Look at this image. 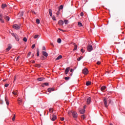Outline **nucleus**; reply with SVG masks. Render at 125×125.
Listing matches in <instances>:
<instances>
[{
    "label": "nucleus",
    "instance_id": "nucleus-1",
    "mask_svg": "<svg viewBox=\"0 0 125 125\" xmlns=\"http://www.w3.org/2000/svg\"><path fill=\"white\" fill-rule=\"evenodd\" d=\"M87 49L88 51H89V52H90V51H91V50L93 49V48L92 47V45L88 44Z\"/></svg>",
    "mask_w": 125,
    "mask_h": 125
},
{
    "label": "nucleus",
    "instance_id": "nucleus-2",
    "mask_svg": "<svg viewBox=\"0 0 125 125\" xmlns=\"http://www.w3.org/2000/svg\"><path fill=\"white\" fill-rule=\"evenodd\" d=\"M72 115L73 118L75 119H77L78 118V113H77L76 111H73Z\"/></svg>",
    "mask_w": 125,
    "mask_h": 125
},
{
    "label": "nucleus",
    "instance_id": "nucleus-3",
    "mask_svg": "<svg viewBox=\"0 0 125 125\" xmlns=\"http://www.w3.org/2000/svg\"><path fill=\"white\" fill-rule=\"evenodd\" d=\"M57 119V117H56V115H52L51 116V121H54Z\"/></svg>",
    "mask_w": 125,
    "mask_h": 125
},
{
    "label": "nucleus",
    "instance_id": "nucleus-4",
    "mask_svg": "<svg viewBox=\"0 0 125 125\" xmlns=\"http://www.w3.org/2000/svg\"><path fill=\"white\" fill-rule=\"evenodd\" d=\"M13 29H15V30H19L20 29V27L18 24H14L13 26Z\"/></svg>",
    "mask_w": 125,
    "mask_h": 125
},
{
    "label": "nucleus",
    "instance_id": "nucleus-5",
    "mask_svg": "<svg viewBox=\"0 0 125 125\" xmlns=\"http://www.w3.org/2000/svg\"><path fill=\"white\" fill-rule=\"evenodd\" d=\"M83 73L84 75H87L88 74V70L87 68H85L83 70Z\"/></svg>",
    "mask_w": 125,
    "mask_h": 125
},
{
    "label": "nucleus",
    "instance_id": "nucleus-6",
    "mask_svg": "<svg viewBox=\"0 0 125 125\" xmlns=\"http://www.w3.org/2000/svg\"><path fill=\"white\" fill-rule=\"evenodd\" d=\"M12 48V46H11V44H9L8 45V47L6 49V51H9L11 48Z\"/></svg>",
    "mask_w": 125,
    "mask_h": 125
},
{
    "label": "nucleus",
    "instance_id": "nucleus-7",
    "mask_svg": "<svg viewBox=\"0 0 125 125\" xmlns=\"http://www.w3.org/2000/svg\"><path fill=\"white\" fill-rule=\"evenodd\" d=\"M104 106L106 108H107V107H108V104H107V99L106 98H104Z\"/></svg>",
    "mask_w": 125,
    "mask_h": 125
},
{
    "label": "nucleus",
    "instance_id": "nucleus-8",
    "mask_svg": "<svg viewBox=\"0 0 125 125\" xmlns=\"http://www.w3.org/2000/svg\"><path fill=\"white\" fill-rule=\"evenodd\" d=\"M70 69H71V68H70V67H67L65 69V70L64 71V73L65 75H67L68 74V73H69V71H70Z\"/></svg>",
    "mask_w": 125,
    "mask_h": 125
},
{
    "label": "nucleus",
    "instance_id": "nucleus-9",
    "mask_svg": "<svg viewBox=\"0 0 125 125\" xmlns=\"http://www.w3.org/2000/svg\"><path fill=\"white\" fill-rule=\"evenodd\" d=\"M58 24L60 26H62V25L64 24V21H62V20H60L58 21Z\"/></svg>",
    "mask_w": 125,
    "mask_h": 125
},
{
    "label": "nucleus",
    "instance_id": "nucleus-10",
    "mask_svg": "<svg viewBox=\"0 0 125 125\" xmlns=\"http://www.w3.org/2000/svg\"><path fill=\"white\" fill-rule=\"evenodd\" d=\"M42 55H43L45 57H47L48 56V54L47 53H46V52H45L44 51H43L42 52Z\"/></svg>",
    "mask_w": 125,
    "mask_h": 125
},
{
    "label": "nucleus",
    "instance_id": "nucleus-11",
    "mask_svg": "<svg viewBox=\"0 0 125 125\" xmlns=\"http://www.w3.org/2000/svg\"><path fill=\"white\" fill-rule=\"evenodd\" d=\"M90 102H91V98L89 97L87 99V104L89 105V104H90Z\"/></svg>",
    "mask_w": 125,
    "mask_h": 125
},
{
    "label": "nucleus",
    "instance_id": "nucleus-12",
    "mask_svg": "<svg viewBox=\"0 0 125 125\" xmlns=\"http://www.w3.org/2000/svg\"><path fill=\"white\" fill-rule=\"evenodd\" d=\"M107 88V87L106 86H103L101 87V91H103V92H104V90Z\"/></svg>",
    "mask_w": 125,
    "mask_h": 125
},
{
    "label": "nucleus",
    "instance_id": "nucleus-13",
    "mask_svg": "<svg viewBox=\"0 0 125 125\" xmlns=\"http://www.w3.org/2000/svg\"><path fill=\"white\" fill-rule=\"evenodd\" d=\"M54 88H48L47 89L48 92H51V91H54Z\"/></svg>",
    "mask_w": 125,
    "mask_h": 125
},
{
    "label": "nucleus",
    "instance_id": "nucleus-14",
    "mask_svg": "<svg viewBox=\"0 0 125 125\" xmlns=\"http://www.w3.org/2000/svg\"><path fill=\"white\" fill-rule=\"evenodd\" d=\"M18 101H20V102H19V105H21L22 104L23 99H22V98H19L18 99Z\"/></svg>",
    "mask_w": 125,
    "mask_h": 125
},
{
    "label": "nucleus",
    "instance_id": "nucleus-15",
    "mask_svg": "<svg viewBox=\"0 0 125 125\" xmlns=\"http://www.w3.org/2000/svg\"><path fill=\"white\" fill-rule=\"evenodd\" d=\"M79 112L81 114H84V113L85 112V109H80L79 110Z\"/></svg>",
    "mask_w": 125,
    "mask_h": 125
},
{
    "label": "nucleus",
    "instance_id": "nucleus-16",
    "mask_svg": "<svg viewBox=\"0 0 125 125\" xmlns=\"http://www.w3.org/2000/svg\"><path fill=\"white\" fill-rule=\"evenodd\" d=\"M2 14H0V21L1 22V23H4V21L2 20Z\"/></svg>",
    "mask_w": 125,
    "mask_h": 125
},
{
    "label": "nucleus",
    "instance_id": "nucleus-17",
    "mask_svg": "<svg viewBox=\"0 0 125 125\" xmlns=\"http://www.w3.org/2000/svg\"><path fill=\"white\" fill-rule=\"evenodd\" d=\"M3 18H4V19H5L6 20V21H9V20L10 19L9 17L7 16H4Z\"/></svg>",
    "mask_w": 125,
    "mask_h": 125
},
{
    "label": "nucleus",
    "instance_id": "nucleus-18",
    "mask_svg": "<svg viewBox=\"0 0 125 125\" xmlns=\"http://www.w3.org/2000/svg\"><path fill=\"white\" fill-rule=\"evenodd\" d=\"M5 101L6 102L7 105H9V103L8 102V99H7V96H5Z\"/></svg>",
    "mask_w": 125,
    "mask_h": 125
},
{
    "label": "nucleus",
    "instance_id": "nucleus-19",
    "mask_svg": "<svg viewBox=\"0 0 125 125\" xmlns=\"http://www.w3.org/2000/svg\"><path fill=\"white\" fill-rule=\"evenodd\" d=\"M73 45H74V48L73 49V50H77V48H78V46L77 45V44H76L75 43H72Z\"/></svg>",
    "mask_w": 125,
    "mask_h": 125
},
{
    "label": "nucleus",
    "instance_id": "nucleus-20",
    "mask_svg": "<svg viewBox=\"0 0 125 125\" xmlns=\"http://www.w3.org/2000/svg\"><path fill=\"white\" fill-rule=\"evenodd\" d=\"M49 14L50 16H51V17H52V10H51V9H49Z\"/></svg>",
    "mask_w": 125,
    "mask_h": 125
},
{
    "label": "nucleus",
    "instance_id": "nucleus-21",
    "mask_svg": "<svg viewBox=\"0 0 125 125\" xmlns=\"http://www.w3.org/2000/svg\"><path fill=\"white\" fill-rule=\"evenodd\" d=\"M90 84H91V82L87 81L86 82V85H87V86H88V85H90Z\"/></svg>",
    "mask_w": 125,
    "mask_h": 125
},
{
    "label": "nucleus",
    "instance_id": "nucleus-22",
    "mask_svg": "<svg viewBox=\"0 0 125 125\" xmlns=\"http://www.w3.org/2000/svg\"><path fill=\"white\" fill-rule=\"evenodd\" d=\"M6 6H7L6 5V4H2L1 5V7H2V9H4V8H5V7H6Z\"/></svg>",
    "mask_w": 125,
    "mask_h": 125
},
{
    "label": "nucleus",
    "instance_id": "nucleus-23",
    "mask_svg": "<svg viewBox=\"0 0 125 125\" xmlns=\"http://www.w3.org/2000/svg\"><path fill=\"white\" fill-rule=\"evenodd\" d=\"M49 84H48V83H45L42 84V86L43 87L44 85H46V86H48Z\"/></svg>",
    "mask_w": 125,
    "mask_h": 125
},
{
    "label": "nucleus",
    "instance_id": "nucleus-24",
    "mask_svg": "<svg viewBox=\"0 0 125 125\" xmlns=\"http://www.w3.org/2000/svg\"><path fill=\"white\" fill-rule=\"evenodd\" d=\"M64 23L65 24V25H68V24H69V21L67 20H64Z\"/></svg>",
    "mask_w": 125,
    "mask_h": 125
},
{
    "label": "nucleus",
    "instance_id": "nucleus-25",
    "mask_svg": "<svg viewBox=\"0 0 125 125\" xmlns=\"http://www.w3.org/2000/svg\"><path fill=\"white\" fill-rule=\"evenodd\" d=\"M61 58H62V56L60 55L56 59V60H60V59H61Z\"/></svg>",
    "mask_w": 125,
    "mask_h": 125
},
{
    "label": "nucleus",
    "instance_id": "nucleus-26",
    "mask_svg": "<svg viewBox=\"0 0 125 125\" xmlns=\"http://www.w3.org/2000/svg\"><path fill=\"white\" fill-rule=\"evenodd\" d=\"M35 67H38V68H41V64H35L34 65Z\"/></svg>",
    "mask_w": 125,
    "mask_h": 125
},
{
    "label": "nucleus",
    "instance_id": "nucleus-27",
    "mask_svg": "<svg viewBox=\"0 0 125 125\" xmlns=\"http://www.w3.org/2000/svg\"><path fill=\"white\" fill-rule=\"evenodd\" d=\"M61 42H62V41L61 40V39H60V38L58 39L57 42L58 43H61Z\"/></svg>",
    "mask_w": 125,
    "mask_h": 125
},
{
    "label": "nucleus",
    "instance_id": "nucleus-28",
    "mask_svg": "<svg viewBox=\"0 0 125 125\" xmlns=\"http://www.w3.org/2000/svg\"><path fill=\"white\" fill-rule=\"evenodd\" d=\"M43 79H44L43 78L41 77V78H38V81H39V82H42V81H43Z\"/></svg>",
    "mask_w": 125,
    "mask_h": 125
},
{
    "label": "nucleus",
    "instance_id": "nucleus-29",
    "mask_svg": "<svg viewBox=\"0 0 125 125\" xmlns=\"http://www.w3.org/2000/svg\"><path fill=\"white\" fill-rule=\"evenodd\" d=\"M15 38L16 39V40L17 41V42H19V37H18V35H17Z\"/></svg>",
    "mask_w": 125,
    "mask_h": 125
},
{
    "label": "nucleus",
    "instance_id": "nucleus-30",
    "mask_svg": "<svg viewBox=\"0 0 125 125\" xmlns=\"http://www.w3.org/2000/svg\"><path fill=\"white\" fill-rule=\"evenodd\" d=\"M83 57V56H81L80 58L77 59L78 61H80V60H82Z\"/></svg>",
    "mask_w": 125,
    "mask_h": 125
},
{
    "label": "nucleus",
    "instance_id": "nucleus-31",
    "mask_svg": "<svg viewBox=\"0 0 125 125\" xmlns=\"http://www.w3.org/2000/svg\"><path fill=\"white\" fill-rule=\"evenodd\" d=\"M63 7H64V6H63V5H61L60 7H59V10H61V9H63Z\"/></svg>",
    "mask_w": 125,
    "mask_h": 125
},
{
    "label": "nucleus",
    "instance_id": "nucleus-32",
    "mask_svg": "<svg viewBox=\"0 0 125 125\" xmlns=\"http://www.w3.org/2000/svg\"><path fill=\"white\" fill-rule=\"evenodd\" d=\"M37 56H40V51H39V49L37 50Z\"/></svg>",
    "mask_w": 125,
    "mask_h": 125
},
{
    "label": "nucleus",
    "instance_id": "nucleus-33",
    "mask_svg": "<svg viewBox=\"0 0 125 125\" xmlns=\"http://www.w3.org/2000/svg\"><path fill=\"white\" fill-rule=\"evenodd\" d=\"M40 19H36V23H37V24H40Z\"/></svg>",
    "mask_w": 125,
    "mask_h": 125
},
{
    "label": "nucleus",
    "instance_id": "nucleus-34",
    "mask_svg": "<svg viewBox=\"0 0 125 125\" xmlns=\"http://www.w3.org/2000/svg\"><path fill=\"white\" fill-rule=\"evenodd\" d=\"M78 25L79 26V27H82L83 23H82V22H78Z\"/></svg>",
    "mask_w": 125,
    "mask_h": 125
},
{
    "label": "nucleus",
    "instance_id": "nucleus-35",
    "mask_svg": "<svg viewBox=\"0 0 125 125\" xmlns=\"http://www.w3.org/2000/svg\"><path fill=\"white\" fill-rule=\"evenodd\" d=\"M12 93L14 94V95H16L17 94V91H13Z\"/></svg>",
    "mask_w": 125,
    "mask_h": 125
},
{
    "label": "nucleus",
    "instance_id": "nucleus-36",
    "mask_svg": "<svg viewBox=\"0 0 125 125\" xmlns=\"http://www.w3.org/2000/svg\"><path fill=\"white\" fill-rule=\"evenodd\" d=\"M73 111H69L68 112V115H72Z\"/></svg>",
    "mask_w": 125,
    "mask_h": 125
},
{
    "label": "nucleus",
    "instance_id": "nucleus-37",
    "mask_svg": "<svg viewBox=\"0 0 125 125\" xmlns=\"http://www.w3.org/2000/svg\"><path fill=\"white\" fill-rule=\"evenodd\" d=\"M11 35H12V36H13V37H14V38H15V37L17 36V35H16V34H14V33H11Z\"/></svg>",
    "mask_w": 125,
    "mask_h": 125
},
{
    "label": "nucleus",
    "instance_id": "nucleus-38",
    "mask_svg": "<svg viewBox=\"0 0 125 125\" xmlns=\"http://www.w3.org/2000/svg\"><path fill=\"white\" fill-rule=\"evenodd\" d=\"M81 118L83 120H84V119H85V116L84 115H83L81 116Z\"/></svg>",
    "mask_w": 125,
    "mask_h": 125
},
{
    "label": "nucleus",
    "instance_id": "nucleus-39",
    "mask_svg": "<svg viewBox=\"0 0 125 125\" xmlns=\"http://www.w3.org/2000/svg\"><path fill=\"white\" fill-rule=\"evenodd\" d=\"M59 14H60V10H58V11L56 13V15L58 16V15H59Z\"/></svg>",
    "mask_w": 125,
    "mask_h": 125
},
{
    "label": "nucleus",
    "instance_id": "nucleus-40",
    "mask_svg": "<svg viewBox=\"0 0 125 125\" xmlns=\"http://www.w3.org/2000/svg\"><path fill=\"white\" fill-rule=\"evenodd\" d=\"M23 42H27V38L26 37H24L23 39Z\"/></svg>",
    "mask_w": 125,
    "mask_h": 125
},
{
    "label": "nucleus",
    "instance_id": "nucleus-41",
    "mask_svg": "<svg viewBox=\"0 0 125 125\" xmlns=\"http://www.w3.org/2000/svg\"><path fill=\"white\" fill-rule=\"evenodd\" d=\"M23 15H24V12H21L20 13V16L22 17V16H23Z\"/></svg>",
    "mask_w": 125,
    "mask_h": 125
},
{
    "label": "nucleus",
    "instance_id": "nucleus-42",
    "mask_svg": "<svg viewBox=\"0 0 125 125\" xmlns=\"http://www.w3.org/2000/svg\"><path fill=\"white\" fill-rule=\"evenodd\" d=\"M38 37H39V35H36L34 37V39H38Z\"/></svg>",
    "mask_w": 125,
    "mask_h": 125
},
{
    "label": "nucleus",
    "instance_id": "nucleus-43",
    "mask_svg": "<svg viewBox=\"0 0 125 125\" xmlns=\"http://www.w3.org/2000/svg\"><path fill=\"white\" fill-rule=\"evenodd\" d=\"M35 46H36V44H33L32 45V49H34V48H35Z\"/></svg>",
    "mask_w": 125,
    "mask_h": 125
},
{
    "label": "nucleus",
    "instance_id": "nucleus-44",
    "mask_svg": "<svg viewBox=\"0 0 125 125\" xmlns=\"http://www.w3.org/2000/svg\"><path fill=\"white\" fill-rule=\"evenodd\" d=\"M49 112L50 113H52L53 112V109L52 108H50L49 109Z\"/></svg>",
    "mask_w": 125,
    "mask_h": 125
},
{
    "label": "nucleus",
    "instance_id": "nucleus-45",
    "mask_svg": "<svg viewBox=\"0 0 125 125\" xmlns=\"http://www.w3.org/2000/svg\"><path fill=\"white\" fill-rule=\"evenodd\" d=\"M69 79H70V77H69L64 78V79L65 80V81H68V80H69Z\"/></svg>",
    "mask_w": 125,
    "mask_h": 125
},
{
    "label": "nucleus",
    "instance_id": "nucleus-46",
    "mask_svg": "<svg viewBox=\"0 0 125 125\" xmlns=\"http://www.w3.org/2000/svg\"><path fill=\"white\" fill-rule=\"evenodd\" d=\"M12 121H15V114L14 115L12 119Z\"/></svg>",
    "mask_w": 125,
    "mask_h": 125
},
{
    "label": "nucleus",
    "instance_id": "nucleus-47",
    "mask_svg": "<svg viewBox=\"0 0 125 125\" xmlns=\"http://www.w3.org/2000/svg\"><path fill=\"white\" fill-rule=\"evenodd\" d=\"M97 65H100V64H101V62H99V61H98L97 62Z\"/></svg>",
    "mask_w": 125,
    "mask_h": 125
},
{
    "label": "nucleus",
    "instance_id": "nucleus-48",
    "mask_svg": "<svg viewBox=\"0 0 125 125\" xmlns=\"http://www.w3.org/2000/svg\"><path fill=\"white\" fill-rule=\"evenodd\" d=\"M44 57L43 56L41 57V59H42V60H44Z\"/></svg>",
    "mask_w": 125,
    "mask_h": 125
},
{
    "label": "nucleus",
    "instance_id": "nucleus-49",
    "mask_svg": "<svg viewBox=\"0 0 125 125\" xmlns=\"http://www.w3.org/2000/svg\"><path fill=\"white\" fill-rule=\"evenodd\" d=\"M81 51L82 52V53H84V50H83V49H81Z\"/></svg>",
    "mask_w": 125,
    "mask_h": 125
},
{
    "label": "nucleus",
    "instance_id": "nucleus-50",
    "mask_svg": "<svg viewBox=\"0 0 125 125\" xmlns=\"http://www.w3.org/2000/svg\"><path fill=\"white\" fill-rule=\"evenodd\" d=\"M52 19H53V20H54V21H56V19L55 18V17H53Z\"/></svg>",
    "mask_w": 125,
    "mask_h": 125
},
{
    "label": "nucleus",
    "instance_id": "nucleus-51",
    "mask_svg": "<svg viewBox=\"0 0 125 125\" xmlns=\"http://www.w3.org/2000/svg\"><path fill=\"white\" fill-rule=\"evenodd\" d=\"M9 85V84L8 83H6L5 84V87H7Z\"/></svg>",
    "mask_w": 125,
    "mask_h": 125
},
{
    "label": "nucleus",
    "instance_id": "nucleus-52",
    "mask_svg": "<svg viewBox=\"0 0 125 125\" xmlns=\"http://www.w3.org/2000/svg\"><path fill=\"white\" fill-rule=\"evenodd\" d=\"M31 54H32V52H29L28 54V56H30V55H31Z\"/></svg>",
    "mask_w": 125,
    "mask_h": 125
},
{
    "label": "nucleus",
    "instance_id": "nucleus-53",
    "mask_svg": "<svg viewBox=\"0 0 125 125\" xmlns=\"http://www.w3.org/2000/svg\"><path fill=\"white\" fill-rule=\"evenodd\" d=\"M80 15H81V16H83V12H81Z\"/></svg>",
    "mask_w": 125,
    "mask_h": 125
},
{
    "label": "nucleus",
    "instance_id": "nucleus-54",
    "mask_svg": "<svg viewBox=\"0 0 125 125\" xmlns=\"http://www.w3.org/2000/svg\"><path fill=\"white\" fill-rule=\"evenodd\" d=\"M61 121H64V117L61 118Z\"/></svg>",
    "mask_w": 125,
    "mask_h": 125
},
{
    "label": "nucleus",
    "instance_id": "nucleus-55",
    "mask_svg": "<svg viewBox=\"0 0 125 125\" xmlns=\"http://www.w3.org/2000/svg\"><path fill=\"white\" fill-rule=\"evenodd\" d=\"M42 50H45V47L43 46V47H42Z\"/></svg>",
    "mask_w": 125,
    "mask_h": 125
},
{
    "label": "nucleus",
    "instance_id": "nucleus-56",
    "mask_svg": "<svg viewBox=\"0 0 125 125\" xmlns=\"http://www.w3.org/2000/svg\"><path fill=\"white\" fill-rule=\"evenodd\" d=\"M108 101L109 102V103H111V99H110L109 98H108Z\"/></svg>",
    "mask_w": 125,
    "mask_h": 125
},
{
    "label": "nucleus",
    "instance_id": "nucleus-57",
    "mask_svg": "<svg viewBox=\"0 0 125 125\" xmlns=\"http://www.w3.org/2000/svg\"><path fill=\"white\" fill-rule=\"evenodd\" d=\"M59 30L60 31H62V32H63V30H62V29H61V28H59Z\"/></svg>",
    "mask_w": 125,
    "mask_h": 125
},
{
    "label": "nucleus",
    "instance_id": "nucleus-58",
    "mask_svg": "<svg viewBox=\"0 0 125 125\" xmlns=\"http://www.w3.org/2000/svg\"><path fill=\"white\" fill-rule=\"evenodd\" d=\"M16 80V77L15 76V79H14V83L15 82Z\"/></svg>",
    "mask_w": 125,
    "mask_h": 125
},
{
    "label": "nucleus",
    "instance_id": "nucleus-59",
    "mask_svg": "<svg viewBox=\"0 0 125 125\" xmlns=\"http://www.w3.org/2000/svg\"><path fill=\"white\" fill-rule=\"evenodd\" d=\"M51 45H52V46H54V45L53 44V43H51Z\"/></svg>",
    "mask_w": 125,
    "mask_h": 125
},
{
    "label": "nucleus",
    "instance_id": "nucleus-60",
    "mask_svg": "<svg viewBox=\"0 0 125 125\" xmlns=\"http://www.w3.org/2000/svg\"><path fill=\"white\" fill-rule=\"evenodd\" d=\"M70 72H71V73L73 72V69H71L70 70Z\"/></svg>",
    "mask_w": 125,
    "mask_h": 125
},
{
    "label": "nucleus",
    "instance_id": "nucleus-61",
    "mask_svg": "<svg viewBox=\"0 0 125 125\" xmlns=\"http://www.w3.org/2000/svg\"><path fill=\"white\" fill-rule=\"evenodd\" d=\"M19 57H18L17 58V60H18V59H19Z\"/></svg>",
    "mask_w": 125,
    "mask_h": 125
},
{
    "label": "nucleus",
    "instance_id": "nucleus-62",
    "mask_svg": "<svg viewBox=\"0 0 125 125\" xmlns=\"http://www.w3.org/2000/svg\"><path fill=\"white\" fill-rule=\"evenodd\" d=\"M35 61H33L32 62V63H35Z\"/></svg>",
    "mask_w": 125,
    "mask_h": 125
},
{
    "label": "nucleus",
    "instance_id": "nucleus-63",
    "mask_svg": "<svg viewBox=\"0 0 125 125\" xmlns=\"http://www.w3.org/2000/svg\"><path fill=\"white\" fill-rule=\"evenodd\" d=\"M34 56H35V55H34V54H32V57H34Z\"/></svg>",
    "mask_w": 125,
    "mask_h": 125
},
{
    "label": "nucleus",
    "instance_id": "nucleus-64",
    "mask_svg": "<svg viewBox=\"0 0 125 125\" xmlns=\"http://www.w3.org/2000/svg\"><path fill=\"white\" fill-rule=\"evenodd\" d=\"M83 107L84 108H86V106L84 105Z\"/></svg>",
    "mask_w": 125,
    "mask_h": 125
}]
</instances>
